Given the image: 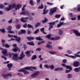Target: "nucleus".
Wrapping results in <instances>:
<instances>
[{"label": "nucleus", "mask_w": 80, "mask_h": 80, "mask_svg": "<svg viewBox=\"0 0 80 80\" xmlns=\"http://www.w3.org/2000/svg\"><path fill=\"white\" fill-rule=\"evenodd\" d=\"M5 7V6L3 5V4H0V8L1 9H3Z\"/></svg>", "instance_id": "obj_42"}, {"label": "nucleus", "mask_w": 80, "mask_h": 80, "mask_svg": "<svg viewBox=\"0 0 80 80\" xmlns=\"http://www.w3.org/2000/svg\"><path fill=\"white\" fill-rule=\"evenodd\" d=\"M22 27L23 28H27V23H25L24 25H23Z\"/></svg>", "instance_id": "obj_51"}, {"label": "nucleus", "mask_w": 80, "mask_h": 80, "mask_svg": "<svg viewBox=\"0 0 80 80\" xmlns=\"http://www.w3.org/2000/svg\"><path fill=\"white\" fill-rule=\"evenodd\" d=\"M57 7L53 8L52 9H50V12L49 13V15L51 16H52V15H53V13H55V12H57Z\"/></svg>", "instance_id": "obj_2"}, {"label": "nucleus", "mask_w": 80, "mask_h": 80, "mask_svg": "<svg viewBox=\"0 0 80 80\" xmlns=\"http://www.w3.org/2000/svg\"><path fill=\"white\" fill-rule=\"evenodd\" d=\"M33 0H30L29 3L32 5V6H33Z\"/></svg>", "instance_id": "obj_39"}, {"label": "nucleus", "mask_w": 80, "mask_h": 80, "mask_svg": "<svg viewBox=\"0 0 80 80\" xmlns=\"http://www.w3.org/2000/svg\"><path fill=\"white\" fill-rule=\"evenodd\" d=\"M43 4H41V6H39L38 7V9H43Z\"/></svg>", "instance_id": "obj_43"}, {"label": "nucleus", "mask_w": 80, "mask_h": 80, "mask_svg": "<svg viewBox=\"0 0 80 80\" xmlns=\"http://www.w3.org/2000/svg\"><path fill=\"white\" fill-rule=\"evenodd\" d=\"M39 32V29H37L34 32V34H37Z\"/></svg>", "instance_id": "obj_44"}, {"label": "nucleus", "mask_w": 80, "mask_h": 80, "mask_svg": "<svg viewBox=\"0 0 80 80\" xmlns=\"http://www.w3.org/2000/svg\"><path fill=\"white\" fill-rule=\"evenodd\" d=\"M36 51H40L41 50V48H38L36 49Z\"/></svg>", "instance_id": "obj_63"}, {"label": "nucleus", "mask_w": 80, "mask_h": 80, "mask_svg": "<svg viewBox=\"0 0 80 80\" xmlns=\"http://www.w3.org/2000/svg\"><path fill=\"white\" fill-rule=\"evenodd\" d=\"M67 62V60L66 59H63L62 60V63H65Z\"/></svg>", "instance_id": "obj_61"}, {"label": "nucleus", "mask_w": 80, "mask_h": 80, "mask_svg": "<svg viewBox=\"0 0 80 80\" xmlns=\"http://www.w3.org/2000/svg\"><path fill=\"white\" fill-rule=\"evenodd\" d=\"M67 52L68 54H69V55H70L71 54H72V51L70 50H68L67 51Z\"/></svg>", "instance_id": "obj_40"}, {"label": "nucleus", "mask_w": 80, "mask_h": 80, "mask_svg": "<svg viewBox=\"0 0 80 80\" xmlns=\"http://www.w3.org/2000/svg\"><path fill=\"white\" fill-rule=\"evenodd\" d=\"M8 36L9 38H12L13 37H14L15 36H13L12 35H10V34H8Z\"/></svg>", "instance_id": "obj_46"}, {"label": "nucleus", "mask_w": 80, "mask_h": 80, "mask_svg": "<svg viewBox=\"0 0 80 80\" xmlns=\"http://www.w3.org/2000/svg\"><path fill=\"white\" fill-rule=\"evenodd\" d=\"M71 71H72V70H66V73H69Z\"/></svg>", "instance_id": "obj_59"}, {"label": "nucleus", "mask_w": 80, "mask_h": 80, "mask_svg": "<svg viewBox=\"0 0 80 80\" xmlns=\"http://www.w3.org/2000/svg\"><path fill=\"white\" fill-rule=\"evenodd\" d=\"M46 48H52V46L48 44L46 45Z\"/></svg>", "instance_id": "obj_30"}, {"label": "nucleus", "mask_w": 80, "mask_h": 80, "mask_svg": "<svg viewBox=\"0 0 80 80\" xmlns=\"http://www.w3.org/2000/svg\"><path fill=\"white\" fill-rule=\"evenodd\" d=\"M65 25V23H64V22H61V21H60V23L59 24H58L57 25V27L58 28H59V27H62V25Z\"/></svg>", "instance_id": "obj_14"}, {"label": "nucleus", "mask_w": 80, "mask_h": 80, "mask_svg": "<svg viewBox=\"0 0 80 80\" xmlns=\"http://www.w3.org/2000/svg\"><path fill=\"white\" fill-rule=\"evenodd\" d=\"M14 7H15V3H14L13 5H9V7L8 8L6 7L4 8V10L5 11H9V10H10L11 9H12Z\"/></svg>", "instance_id": "obj_3"}, {"label": "nucleus", "mask_w": 80, "mask_h": 80, "mask_svg": "<svg viewBox=\"0 0 80 80\" xmlns=\"http://www.w3.org/2000/svg\"><path fill=\"white\" fill-rule=\"evenodd\" d=\"M44 67H45L47 68H48V69H49V68H50V67L48 66V65H45Z\"/></svg>", "instance_id": "obj_57"}, {"label": "nucleus", "mask_w": 80, "mask_h": 80, "mask_svg": "<svg viewBox=\"0 0 80 80\" xmlns=\"http://www.w3.org/2000/svg\"><path fill=\"white\" fill-rule=\"evenodd\" d=\"M29 69V68L27 67H25L23 68L22 69H20L18 70V71L20 72H23V71L24 70V69Z\"/></svg>", "instance_id": "obj_20"}, {"label": "nucleus", "mask_w": 80, "mask_h": 80, "mask_svg": "<svg viewBox=\"0 0 80 80\" xmlns=\"http://www.w3.org/2000/svg\"><path fill=\"white\" fill-rule=\"evenodd\" d=\"M17 75H19V77H23V74H22V73H17Z\"/></svg>", "instance_id": "obj_52"}, {"label": "nucleus", "mask_w": 80, "mask_h": 80, "mask_svg": "<svg viewBox=\"0 0 80 80\" xmlns=\"http://www.w3.org/2000/svg\"><path fill=\"white\" fill-rule=\"evenodd\" d=\"M12 27L11 26H8V28H7L8 30H9V31H11L12 30Z\"/></svg>", "instance_id": "obj_41"}, {"label": "nucleus", "mask_w": 80, "mask_h": 80, "mask_svg": "<svg viewBox=\"0 0 80 80\" xmlns=\"http://www.w3.org/2000/svg\"><path fill=\"white\" fill-rule=\"evenodd\" d=\"M58 22V21L54 22H49L48 24H49V27L48 28L49 30H50V29H52L53 28V25H54L55 23V22Z\"/></svg>", "instance_id": "obj_4"}, {"label": "nucleus", "mask_w": 80, "mask_h": 80, "mask_svg": "<svg viewBox=\"0 0 80 80\" xmlns=\"http://www.w3.org/2000/svg\"><path fill=\"white\" fill-rule=\"evenodd\" d=\"M23 48L24 49V50H27V46L25 44L23 45Z\"/></svg>", "instance_id": "obj_53"}, {"label": "nucleus", "mask_w": 80, "mask_h": 80, "mask_svg": "<svg viewBox=\"0 0 80 80\" xmlns=\"http://www.w3.org/2000/svg\"><path fill=\"white\" fill-rule=\"evenodd\" d=\"M25 15L30 16V12L29 11H25Z\"/></svg>", "instance_id": "obj_22"}, {"label": "nucleus", "mask_w": 80, "mask_h": 80, "mask_svg": "<svg viewBox=\"0 0 80 80\" xmlns=\"http://www.w3.org/2000/svg\"><path fill=\"white\" fill-rule=\"evenodd\" d=\"M62 67H67V65H66L65 64H62Z\"/></svg>", "instance_id": "obj_64"}, {"label": "nucleus", "mask_w": 80, "mask_h": 80, "mask_svg": "<svg viewBox=\"0 0 80 80\" xmlns=\"http://www.w3.org/2000/svg\"><path fill=\"white\" fill-rule=\"evenodd\" d=\"M2 53L4 56H8V54L7 53V49H4L2 51Z\"/></svg>", "instance_id": "obj_7"}, {"label": "nucleus", "mask_w": 80, "mask_h": 80, "mask_svg": "<svg viewBox=\"0 0 80 80\" xmlns=\"http://www.w3.org/2000/svg\"><path fill=\"white\" fill-rule=\"evenodd\" d=\"M40 30L41 32H43L44 31V30H45V28H43L41 29Z\"/></svg>", "instance_id": "obj_60"}, {"label": "nucleus", "mask_w": 80, "mask_h": 80, "mask_svg": "<svg viewBox=\"0 0 80 80\" xmlns=\"http://www.w3.org/2000/svg\"><path fill=\"white\" fill-rule=\"evenodd\" d=\"M47 4H48V5H49L50 6L53 5L54 4L53 3H50L48 2H47Z\"/></svg>", "instance_id": "obj_54"}, {"label": "nucleus", "mask_w": 80, "mask_h": 80, "mask_svg": "<svg viewBox=\"0 0 80 80\" xmlns=\"http://www.w3.org/2000/svg\"><path fill=\"white\" fill-rule=\"evenodd\" d=\"M21 32L22 33H26V31L25 30L22 29L21 30Z\"/></svg>", "instance_id": "obj_50"}, {"label": "nucleus", "mask_w": 80, "mask_h": 80, "mask_svg": "<svg viewBox=\"0 0 80 80\" xmlns=\"http://www.w3.org/2000/svg\"><path fill=\"white\" fill-rule=\"evenodd\" d=\"M65 56H66L68 57H70V58H72L74 60H75V59H76V57L74 56H69L67 54H65Z\"/></svg>", "instance_id": "obj_15"}, {"label": "nucleus", "mask_w": 80, "mask_h": 80, "mask_svg": "<svg viewBox=\"0 0 80 80\" xmlns=\"http://www.w3.org/2000/svg\"><path fill=\"white\" fill-rule=\"evenodd\" d=\"M35 39L36 40H38V41H42V40H43V39L41 38L40 37H37L35 38Z\"/></svg>", "instance_id": "obj_21"}, {"label": "nucleus", "mask_w": 80, "mask_h": 80, "mask_svg": "<svg viewBox=\"0 0 80 80\" xmlns=\"http://www.w3.org/2000/svg\"><path fill=\"white\" fill-rule=\"evenodd\" d=\"M49 10L48 9H47L46 11H44L43 12V15H45V14H47V13L48 12Z\"/></svg>", "instance_id": "obj_37"}, {"label": "nucleus", "mask_w": 80, "mask_h": 80, "mask_svg": "<svg viewBox=\"0 0 80 80\" xmlns=\"http://www.w3.org/2000/svg\"><path fill=\"white\" fill-rule=\"evenodd\" d=\"M30 68H31V70H31V71H33V69H34V70H37V68L35 67H30Z\"/></svg>", "instance_id": "obj_48"}, {"label": "nucleus", "mask_w": 80, "mask_h": 80, "mask_svg": "<svg viewBox=\"0 0 80 80\" xmlns=\"http://www.w3.org/2000/svg\"><path fill=\"white\" fill-rule=\"evenodd\" d=\"M27 43L29 45H32V46H34L35 45V44L33 43V41H32L31 42H28Z\"/></svg>", "instance_id": "obj_18"}, {"label": "nucleus", "mask_w": 80, "mask_h": 80, "mask_svg": "<svg viewBox=\"0 0 80 80\" xmlns=\"http://www.w3.org/2000/svg\"><path fill=\"white\" fill-rule=\"evenodd\" d=\"M14 38H16L15 40H16V42H18V43L20 42L21 38L20 37H18L17 36H14Z\"/></svg>", "instance_id": "obj_11"}, {"label": "nucleus", "mask_w": 80, "mask_h": 80, "mask_svg": "<svg viewBox=\"0 0 80 80\" xmlns=\"http://www.w3.org/2000/svg\"><path fill=\"white\" fill-rule=\"evenodd\" d=\"M16 29H18V30H19V29H20L21 28V25L20 24H17L16 26Z\"/></svg>", "instance_id": "obj_19"}, {"label": "nucleus", "mask_w": 80, "mask_h": 80, "mask_svg": "<svg viewBox=\"0 0 80 80\" xmlns=\"http://www.w3.org/2000/svg\"><path fill=\"white\" fill-rule=\"evenodd\" d=\"M27 28H31L32 29H33V27L30 24H28Z\"/></svg>", "instance_id": "obj_32"}, {"label": "nucleus", "mask_w": 80, "mask_h": 80, "mask_svg": "<svg viewBox=\"0 0 80 80\" xmlns=\"http://www.w3.org/2000/svg\"><path fill=\"white\" fill-rule=\"evenodd\" d=\"M1 33H5L6 31L5 29L3 28L2 29H1Z\"/></svg>", "instance_id": "obj_49"}, {"label": "nucleus", "mask_w": 80, "mask_h": 80, "mask_svg": "<svg viewBox=\"0 0 80 80\" xmlns=\"http://www.w3.org/2000/svg\"><path fill=\"white\" fill-rule=\"evenodd\" d=\"M40 25H41V23L40 22H38L35 25V27H39V26Z\"/></svg>", "instance_id": "obj_35"}, {"label": "nucleus", "mask_w": 80, "mask_h": 80, "mask_svg": "<svg viewBox=\"0 0 80 80\" xmlns=\"http://www.w3.org/2000/svg\"><path fill=\"white\" fill-rule=\"evenodd\" d=\"M2 75L4 77V78H5L6 79H8V76H9V77H12V74L10 73H8L7 75L4 74H2Z\"/></svg>", "instance_id": "obj_5"}, {"label": "nucleus", "mask_w": 80, "mask_h": 80, "mask_svg": "<svg viewBox=\"0 0 80 80\" xmlns=\"http://www.w3.org/2000/svg\"><path fill=\"white\" fill-rule=\"evenodd\" d=\"M67 69H69L70 70H72V67H71L70 66L67 65L66 66Z\"/></svg>", "instance_id": "obj_27"}, {"label": "nucleus", "mask_w": 80, "mask_h": 80, "mask_svg": "<svg viewBox=\"0 0 80 80\" xmlns=\"http://www.w3.org/2000/svg\"><path fill=\"white\" fill-rule=\"evenodd\" d=\"M20 14L21 15H25V12H20Z\"/></svg>", "instance_id": "obj_56"}, {"label": "nucleus", "mask_w": 80, "mask_h": 80, "mask_svg": "<svg viewBox=\"0 0 80 80\" xmlns=\"http://www.w3.org/2000/svg\"><path fill=\"white\" fill-rule=\"evenodd\" d=\"M48 21V19L47 18H44V20H42V23H46V22H47Z\"/></svg>", "instance_id": "obj_25"}, {"label": "nucleus", "mask_w": 80, "mask_h": 80, "mask_svg": "<svg viewBox=\"0 0 80 80\" xmlns=\"http://www.w3.org/2000/svg\"><path fill=\"white\" fill-rule=\"evenodd\" d=\"M8 33H14V31H9L8 32Z\"/></svg>", "instance_id": "obj_62"}, {"label": "nucleus", "mask_w": 80, "mask_h": 80, "mask_svg": "<svg viewBox=\"0 0 80 80\" xmlns=\"http://www.w3.org/2000/svg\"><path fill=\"white\" fill-rule=\"evenodd\" d=\"M24 18L23 17H22L21 18H20V21H22V22H27V20H24Z\"/></svg>", "instance_id": "obj_28"}, {"label": "nucleus", "mask_w": 80, "mask_h": 80, "mask_svg": "<svg viewBox=\"0 0 80 80\" xmlns=\"http://www.w3.org/2000/svg\"><path fill=\"white\" fill-rule=\"evenodd\" d=\"M27 38L28 40H34V39H35V38L33 37H27Z\"/></svg>", "instance_id": "obj_23"}, {"label": "nucleus", "mask_w": 80, "mask_h": 80, "mask_svg": "<svg viewBox=\"0 0 80 80\" xmlns=\"http://www.w3.org/2000/svg\"><path fill=\"white\" fill-rule=\"evenodd\" d=\"M63 70V68H55L54 69V71H59L60 72V71H62Z\"/></svg>", "instance_id": "obj_17"}, {"label": "nucleus", "mask_w": 80, "mask_h": 80, "mask_svg": "<svg viewBox=\"0 0 80 80\" xmlns=\"http://www.w3.org/2000/svg\"><path fill=\"white\" fill-rule=\"evenodd\" d=\"M39 73H40V72L39 71H36L34 73L32 74L31 75V77H36V76H37V75H38Z\"/></svg>", "instance_id": "obj_9"}, {"label": "nucleus", "mask_w": 80, "mask_h": 80, "mask_svg": "<svg viewBox=\"0 0 80 80\" xmlns=\"http://www.w3.org/2000/svg\"><path fill=\"white\" fill-rule=\"evenodd\" d=\"M27 67V68H29V69H24V71H23V73H24V74H28V73H29V72L26 71V70H32V69H31V68H30V67Z\"/></svg>", "instance_id": "obj_12"}, {"label": "nucleus", "mask_w": 80, "mask_h": 80, "mask_svg": "<svg viewBox=\"0 0 80 80\" xmlns=\"http://www.w3.org/2000/svg\"><path fill=\"white\" fill-rule=\"evenodd\" d=\"M49 53H50V54H52V55H54L56 53V51H51L49 52Z\"/></svg>", "instance_id": "obj_34"}, {"label": "nucleus", "mask_w": 80, "mask_h": 80, "mask_svg": "<svg viewBox=\"0 0 80 80\" xmlns=\"http://www.w3.org/2000/svg\"><path fill=\"white\" fill-rule=\"evenodd\" d=\"M60 38L59 37V36H58L55 37V39L56 40H58Z\"/></svg>", "instance_id": "obj_55"}, {"label": "nucleus", "mask_w": 80, "mask_h": 80, "mask_svg": "<svg viewBox=\"0 0 80 80\" xmlns=\"http://www.w3.org/2000/svg\"><path fill=\"white\" fill-rule=\"evenodd\" d=\"M20 7H22V5L18 4L17 5L16 7V6H15V7H14V8H15V10H17L20 9Z\"/></svg>", "instance_id": "obj_16"}, {"label": "nucleus", "mask_w": 80, "mask_h": 80, "mask_svg": "<svg viewBox=\"0 0 80 80\" xmlns=\"http://www.w3.org/2000/svg\"><path fill=\"white\" fill-rule=\"evenodd\" d=\"M72 77H73V76L72 75V74H68L67 78H72Z\"/></svg>", "instance_id": "obj_38"}, {"label": "nucleus", "mask_w": 80, "mask_h": 80, "mask_svg": "<svg viewBox=\"0 0 80 80\" xmlns=\"http://www.w3.org/2000/svg\"><path fill=\"white\" fill-rule=\"evenodd\" d=\"M59 35H62L63 33V31H59L58 32Z\"/></svg>", "instance_id": "obj_58"}, {"label": "nucleus", "mask_w": 80, "mask_h": 80, "mask_svg": "<svg viewBox=\"0 0 80 80\" xmlns=\"http://www.w3.org/2000/svg\"><path fill=\"white\" fill-rule=\"evenodd\" d=\"M12 50L13 52H17V51L20 52V49L18 47H16L15 48H13Z\"/></svg>", "instance_id": "obj_13"}, {"label": "nucleus", "mask_w": 80, "mask_h": 80, "mask_svg": "<svg viewBox=\"0 0 80 80\" xmlns=\"http://www.w3.org/2000/svg\"><path fill=\"white\" fill-rule=\"evenodd\" d=\"M2 47H5L6 48H9L10 47V45H8V44H3Z\"/></svg>", "instance_id": "obj_24"}, {"label": "nucleus", "mask_w": 80, "mask_h": 80, "mask_svg": "<svg viewBox=\"0 0 80 80\" xmlns=\"http://www.w3.org/2000/svg\"><path fill=\"white\" fill-rule=\"evenodd\" d=\"M49 67L50 68L51 70L54 69V68H55V67L53 66V65H52L51 66H50L49 65Z\"/></svg>", "instance_id": "obj_47"}, {"label": "nucleus", "mask_w": 80, "mask_h": 80, "mask_svg": "<svg viewBox=\"0 0 80 80\" xmlns=\"http://www.w3.org/2000/svg\"><path fill=\"white\" fill-rule=\"evenodd\" d=\"M73 32L74 33L76 36H77L78 37H80V33L78 32V31L75 29H73Z\"/></svg>", "instance_id": "obj_10"}, {"label": "nucleus", "mask_w": 80, "mask_h": 80, "mask_svg": "<svg viewBox=\"0 0 80 80\" xmlns=\"http://www.w3.org/2000/svg\"><path fill=\"white\" fill-rule=\"evenodd\" d=\"M74 72H80V68H75L74 69Z\"/></svg>", "instance_id": "obj_26"}, {"label": "nucleus", "mask_w": 80, "mask_h": 80, "mask_svg": "<svg viewBox=\"0 0 80 80\" xmlns=\"http://www.w3.org/2000/svg\"><path fill=\"white\" fill-rule=\"evenodd\" d=\"M73 66L75 67H78L79 66H80V62L78 61H76L74 62L73 63Z\"/></svg>", "instance_id": "obj_8"}, {"label": "nucleus", "mask_w": 80, "mask_h": 80, "mask_svg": "<svg viewBox=\"0 0 80 80\" xmlns=\"http://www.w3.org/2000/svg\"><path fill=\"white\" fill-rule=\"evenodd\" d=\"M24 57H25V54H24L23 51H22L19 58H18V56L17 53H15L13 55L12 59L15 61H18V60H23V58H24Z\"/></svg>", "instance_id": "obj_1"}, {"label": "nucleus", "mask_w": 80, "mask_h": 80, "mask_svg": "<svg viewBox=\"0 0 80 80\" xmlns=\"http://www.w3.org/2000/svg\"><path fill=\"white\" fill-rule=\"evenodd\" d=\"M61 17V15L60 14H56L55 16V17L56 18H60V17Z\"/></svg>", "instance_id": "obj_36"}, {"label": "nucleus", "mask_w": 80, "mask_h": 80, "mask_svg": "<svg viewBox=\"0 0 80 80\" xmlns=\"http://www.w3.org/2000/svg\"><path fill=\"white\" fill-rule=\"evenodd\" d=\"M51 34H48V35H47L46 36V38H48V39H50V38H51Z\"/></svg>", "instance_id": "obj_33"}, {"label": "nucleus", "mask_w": 80, "mask_h": 80, "mask_svg": "<svg viewBox=\"0 0 80 80\" xmlns=\"http://www.w3.org/2000/svg\"><path fill=\"white\" fill-rule=\"evenodd\" d=\"M30 52L33 53V50L30 51H27L25 52V53L26 54V56L28 57H29L31 56V54H30Z\"/></svg>", "instance_id": "obj_6"}, {"label": "nucleus", "mask_w": 80, "mask_h": 80, "mask_svg": "<svg viewBox=\"0 0 80 80\" xmlns=\"http://www.w3.org/2000/svg\"><path fill=\"white\" fill-rule=\"evenodd\" d=\"M7 66L8 68H11L12 67H13V64L12 63H9L7 64Z\"/></svg>", "instance_id": "obj_31"}, {"label": "nucleus", "mask_w": 80, "mask_h": 80, "mask_svg": "<svg viewBox=\"0 0 80 80\" xmlns=\"http://www.w3.org/2000/svg\"><path fill=\"white\" fill-rule=\"evenodd\" d=\"M1 42L2 43V46H3V45H4L5 44V39H2L1 41Z\"/></svg>", "instance_id": "obj_45"}, {"label": "nucleus", "mask_w": 80, "mask_h": 80, "mask_svg": "<svg viewBox=\"0 0 80 80\" xmlns=\"http://www.w3.org/2000/svg\"><path fill=\"white\" fill-rule=\"evenodd\" d=\"M37 55H33L32 58H31V60H35L37 58Z\"/></svg>", "instance_id": "obj_29"}]
</instances>
